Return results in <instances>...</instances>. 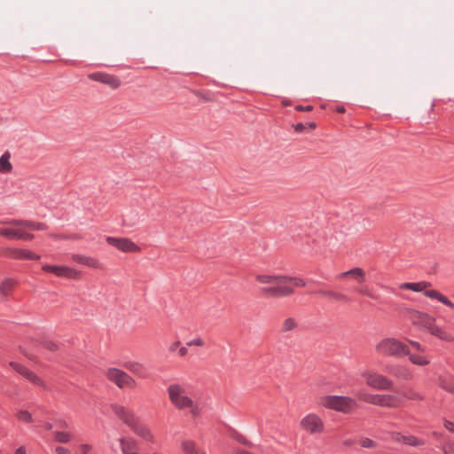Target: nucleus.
Masks as SVG:
<instances>
[{"mask_svg": "<svg viewBox=\"0 0 454 454\" xmlns=\"http://www.w3.org/2000/svg\"><path fill=\"white\" fill-rule=\"evenodd\" d=\"M262 285L261 292L267 297H285L294 293V287L305 286L306 283L299 278L282 275L258 274L255 277Z\"/></svg>", "mask_w": 454, "mask_h": 454, "instance_id": "nucleus-1", "label": "nucleus"}, {"mask_svg": "<svg viewBox=\"0 0 454 454\" xmlns=\"http://www.w3.org/2000/svg\"><path fill=\"white\" fill-rule=\"evenodd\" d=\"M168 395L172 405L179 411H188L192 417L200 414L197 403L191 392L179 383L170 384L167 388Z\"/></svg>", "mask_w": 454, "mask_h": 454, "instance_id": "nucleus-2", "label": "nucleus"}, {"mask_svg": "<svg viewBox=\"0 0 454 454\" xmlns=\"http://www.w3.org/2000/svg\"><path fill=\"white\" fill-rule=\"evenodd\" d=\"M411 319L414 325H417L427 330L431 335L436 337L442 341L447 343L454 342V334L445 328L435 324V318L425 312L413 310Z\"/></svg>", "mask_w": 454, "mask_h": 454, "instance_id": "nucleus-3", "label": "nucleus"}, {"mask_svg": "<svg viewBox=\"0 0 454 454\" xmlns=\"http://www.w3.org/2000/svg\"><path fill=\"white\" fill-rule=\"evenodd\" d=\"M357 400L356 397L326 395L320 396L317 403L324 408L348 414L358 406Z\"/></svg>", "mask_w": 454, "mask_h": 454, "instance_id": "nucleus-4", "label": "nucleus"}, {"mask_svg": "<svg viewBox=\"0 0 454 454\" xmlns=\"http://www.w3.org/2000/svg\"><path fill=\"white\" fill-rule=\"evenodd\" d=\"M355 397L358 401L364 402L367 403L379 405L381 407L395 408L402 403L401 396L395 392V395H379L371 394L366 389L361 388L356 392H354Z\"/></svg>", "mask_w": 454, "mask_h": 454, "instance_id": "nucleus-5", "label": "nucleus"}, {"mask_svg": "<svg viewBox=\"0 0 454 454\" xmlns=\"http://www.w3.org/2000/svg\"><path fill=\"white\" fill-rule=\"evenodd\" d=\"M375 352L380 356L402 357L409 355L408 346L395 338H383L375 345Z\"/></svg>", "mask_w": 454, "mask_h": 454, "instance_id": "nucleus-6", "label": "nucleus"}, {"mask_svg": "<svg viewBox=\"0 0 454 454\" xmlns=\"http://www.w3.org/2000/svg\"><path fill=\"white\" fill-rule=\"evenodd\" d=\"M431 283L427 281L412 282V283H402L399 285L401 290H411L417 293H423L425 296L429 299L436 300L445 306L453 309L454 304L445 295L441 294L435 289H430Z\"/></svg>", "mask_w": 454, "mask_h": 454, "instance_id": "nucleus-7", "label": "nucleus"}, {"mask_svg": "<svg viewBox=\"0 0 454 454\" xmlns=\"http://www.w3.org/2000/svg\"><path fill=\"white\" fill-rule=\"evenodd\" d=\"M361 377L364 380L367 387L375 390H389L393 387L390 379L372 369L364 370L361 372Z\"/></svg>", "mask_w": 454, "mask_h": 454, "instance_id": "nucleus-8", "label": "nucleus"}, {"mask_svg": "<svg viewBox=\"0 0 454 454\" xmlns=\"http://www.w3.org/2000/svg\"><path fill=\"white\" fill-rule=\"evenodd\" d=\"M300 428L309 434H319L325 431L323 419L317 413L310 412L303 416L299 423Z\"/></svg>", "mask_w": 454, "mask_h": 454, "instance_id": "nucleus-9", "label": "nucleus"}, {"mask_svg": "<svg viewBox=\"0 0 454 454\" xmlns=\"http://www.w3.org/2000/svg\"><path fill=\"white\" fill-rule=\"evenodd\" d=\"M13 219L2 221L1 223L4 225V227H0V236L7 238L9 239H22V240H31L34 239V235L22 229V226H16L14 224H11Z\"/></svg>", "mask_w": 454, "mask_h": 454, "instance_id": "nucleus-10", "label": "nucleus"}, {"mask_svg": "<svg viewBox=\"0 0 454 454\" xmlns=\"http://www.w3.org/2000/svg\"><path fill=\"white\" fill-rule=\"evenodd\" d=\"M106 376L120 388H134L137 386L136 380L130 375L117 368H109L106 372Z\"/></svg>", "mask_w": 454, "mask_h": 454, "instance_id": "nucleus-11", "label": "nucleus"}, {"mask_svg": "<svg viewBox=\"0 0 454 454\" xmlns=\"http://www.w3.org/2000/svg\"><path fill=\"white\" fill-rule=\"evenodd\" d=\"M42 269L43 271L51 272L57 277H63L70 279H77L81 277V272L79 270L65 265L44 264Z\"/></svg>", "mask_w": 454, "mask_h": 454, "instance_id": "nucleus-12", "label": "nucleus"}, {"mask_svg": "<svg viewBox=\"0 0 454 454\" xmlns=\"http://www.w3.org/2000/svg\"><path fill=\"white\" fill-rule=\"evenodd\" d=\"M106 241L123 253H139L141 251V248L128 238L107 237Z\"/></svg>", "mask_w": 454, "mask_h": 454, "instance_id": "nucleus-13", "label": "nucleus"}, {"mask_svg": "<svg viewBox=\"0 0 454 454\" xmlns=\"http://www.w3.org/2000/svg\"><path fill=\"white\" fill-rule=\"evenodd\" d=\"M3 254L14 260H35L40 259V255L29 249L20 247H5L3 249Z\"/></svg>", "mask_w": 454, "mask_h": 454, "instance_id": "nucleus-14", "label": "nucleus"}, {"mask_svg": "<svg viewBox=\"0 0 454 454\" xmlns=\"http://www.w3.org/2000/svg\"><path fill=\"white\" fill-rule=\"evenodd\" d=\"M9 365L14 371H16L18 373H20L24 378H26L27 380H29L31 383H33V384H35V385H36V386H38V387H42L43 389L46 388V385H45L44 381L39 376H37L35 373L31 372L29 369H27V367H25L21 364L11 361L9 363Z\"/></svg>", "mask_w": 454, "mask_h": 454, "instance_id": "nucleus-15", "label": "nucleus"}, {"mask_svg": "<svg viewBox=\"0 0 454 454\" xmlns=\"http://www.w3.org/2000/svg\"><path fill=\"white\" fill-rule=\"evenodd\" d=\"M130 429L136 434L137 436L141 437L145 441L150 443L156 442V437L153 431L144 423L139 421L137 419V421L131 426Z\"/></svg>", "mask_w": 454, "mask_h": 454, "instance_id": "nucleus-16", "label": "nucleus"}, {"mask_svg": "<svg viewBox=\"0 0 454 454\" xmlns=\"http://www.w3.org/2000/svg\"><path fill=\"white\" fill-rule=\"evenodd\" d=\"M113 411L114 412V414L121 421H123V423H125L129 428L137 419V418L135 416V414L130 410H129L128 408H126L122 405H120V404L113 405Z\"/></svg>", "mask_w": 454, "mask_h": 454, "instance_id": "nucleus-17", "label": "nucleus"}, {"mask_svg": "<svg viewBox=\"0 0 454 454\" xmlns=\"http://www.w3.org/2000/svg\"><path fill=\"white\" fill-rule=\"evenodd\" d=\"M89 78L105 83L113 89L118 88L121 84L118 77L103 72L90 74Z\"/></svg>", "mask_w": 454, "mask_h": 454, "instance_id": "nucleus-18", "label": "nucleus"}, {"mask_svg": "<svg viewBox=\"0 0 454 454\" xmlns=\"http://www.w3.org/2000/svg\"><path fill=\"white\" fill-rule=\"evenodd\" d=\"M72 260L77 263L85 265L92 269L101 270L103 268L102 263L98 259L91 256H87L80 254H74L72 255Z\"/></svg>", "mask_w": 454, "mask_h": 454, "instance_id": "nucleus-19", "label": "nucleus"}, {"mask_svg": "<svg viewBox=\"0 0 454 454\" xmlns=\"http://www.w3.org/2000/svg\"><path fill=\"white\" fill-rule=\"evenodd\" d=\"M124 367L138 378L145 379L147 376V371L144 364L137 361H127Z\"/></svg>", "mask_w": 454, "mask_h": 454, "instance_id": "nucleus-20", "label": "nucleus"}, {"mask_svg": "<svg viewBox=\"0 0 454 454\" xmlns=\"http://www.w3.org/2000/svg\"><path fill=\"white\" fill-rule=\"evenodd\" d=\"M11 224H14L16 226H22V229L26 231H44L46 229V225L43 223H36L27 220H12L10 222Z\"/></svg>", "mask_w": 454, "mask_h": 454, "instance_id": "nucleus-21", "label": "nucleus"}, {"mask_svg": "<svg viewBox=\"0 0 454 454\" xmlns=\"http://www.w3.org/2000/svg\"><path fill=\"white\" fill-rule=\"evenodd\" d=\"M340 278H351L358 283H364L366 279V275L362 268L356 267L348 271L342 272L339 275Z\"/></svg>", "mask_w": 454, "mask_h": 454, "instance_id": "nucleus-22", "label": "nucleus"}, {"mask_svg": "<svg viewBox=\"0 0 454 454\" xmlns=\"http://www.w3.org/2000/svg\"><path fill=\"white\" fill-rule=\"evenodd\" d=\"M181 449L184 454H207L192 440H184L181 442Z\"/></svg>", "mask_w": 454, "mask_h": 454, "instance_id": "nucleus-23", "label": "nucleus"}, {"mask_svg": "<svg viewBox=\"0 0 454 454\" xmlns=\"http://www.w3.org/2000/svg\"><path fill=\"white\" fill-rule=\"evenodd\" d=\"M120 444L123 454H140L137 451V443L132 438H121Z\"/></svg>", "mask_w": 454, "mask_h": 454, "instance_id": "nucleus-24", "label": "nucleus"}, {"mask_svg": "<svg viewBox=\"0 0 454 454\" xmlns=\"http://www.w3.org/2000/svg\"><path fill=\"white\" fill-rule=\"evenodd\" d=\"M16 282L12 278H5L0 284V297L6 299L13 290Z\"/></svg>", "mask_w": 454, "mask_h": 454, "instance_id": "nucleus-25", "label": "nucleus"}, {"mask_svg": "<svg viewBox=\"0 0 454 454\" xmlns=\"http://www.w3.org/2000/svg\"><path fill=\"white\" fill-rule=\"evenodd\" d=\"M409 356V360L416 365L425 366L429 364L430 358L425 354L419 352L418 354L410 353L407 355Z\"/></svg>", "mask_w": 454, "mask_h": 454, "instance_id": "nucleus-26", "label": "nucleus"}, {"mask_svg": "<svg viewBox=\"0 0 454 454\" xmlns=\"http://www.w3.org/2000/svg\"><path fill=\"white\" fill-rule=\"evenodd\" d=\"M396 393L402 398V402L404 400H420L422 396L412 388H403L396 390Z\"/></svg>", "mask_w": 454, "mask_h": 454, "instance_id": "nucleus-27", "label": "nucleus"}, {"mask_svg": "<svg viewBox=\"0 0 454 454\" xmlns=\"http://www.w3.org/2000/svg\"><path fill=\"white\" fill-rule=\"evenodd\" d=\"M11 155L9 153H4L0 157V172L6 174L10 173L12 169V165L10 161Z\"/></svg>", "mask_w": 454, "mask_h": 454, "instance_id": "nucleus-28", "label": "nucleus"}, {"mask_svg": "<svg viewBox=\"0 0 454 454\" xmlns=\"http://www.w3.org/2000/svg\"><path fill=\"white\" fill-rule=\"evenodd\" d=\"M297 326H298V323L294 318L287 317L282 323L281 331L283 333L291 332V331L295 330L297 328Z\"/></svg>", "mask_w": 454, "mask_h": 454, "instance_id": "nucleus-29", "label": "nucleus"}, {"mask_svg": "<svg viewBox=\"0 0 454 454\" xmlns=\"http://www.w3.org/2000/svg\"><path fill=\"white\" fill-rule=\"evenodd\" d=\"M388 372L397 378L409 379L410 377V373L404 367H391Z\"/></svg>", "mask_w": 454, "mask_h": 454, "instance_id": "nucleus-30", "label": "nucleus"}, {"mask_svg": "<svg viewBox=\"0 0 454 454\" xmlns=\"http://www.w3.org/2000/svg\"><path fill=\"white\" fill-rule=\"evenodd\" d=\"M55 440L61 443H67L72 439V434L69 432L66 431H56L54 433Z\"/></svg>", "mask_w": 454, "mask_h": 454, "instance_id": "nucleus-31", "label": "nucleus"}, {"mask_svg": "<svg viewBox=\"0 0 454 454\" xmlns=\"http://www.w3.org/2000/svg\"><path fill=\"white\" fill-rule=\"evenodd\" d=\"M16 417L19 420L25 423H32L33 417L32 414L27 410H20L16 413Z\"/></svg>", "mask_w": 454, "mask_h": 454, "instance_id": "nucleus-32", "label": "nucleus"}, {"mask_svg": "<svg viewBox=\"0 0 454 454\" xmlns=\"http://www.w3.org/2000/svg\"><path fill=\"white\" fill-rule=\"evenodd\" d=\"M403 443L414 447L424 445V442L422 440L413 435H405L403 438Z\"/></svg>", "mask_w": 454, "mask_h": 454, "instance_id": "nucleus-33", "label": "nucleus"}, {"mask_svg": "<svg viewBox=\"0 0 454 454\" xmlns=\"http://www.w3.org/2000/svg\"><path fill=\"white\" fill-rule=\"evenodd\" d=\"M359 443L364 448L374 449L377 447V442L370 438H361Z\"/></svg>", "mask_w": 454, "mask_h": 454, "instance_id": "nucleus-34", "label": "nucleus"}, {"mask_svg": "<svg viewBox=\"0 0 454 454\" xmlns=\"http://www.w3.org/2000/svg\"><path fill=\"white\" fill-rule=\"evenodd\" d=\"M439 385L449 392H454V384H449L444 378H439Z\"/></svg>", "mask_w": 454, "mask_h": 454, "instance_id": "nucleus-35", "label": "nucleus"}, {"mask_svg": "<svg viewBox=\"0 0 454 454\" xmlns=\"http://www.w3.org/2000/svg\"><path fill=\"white\" fill-rule=\"evenodd\" d=\"M43 347L50 351H57L59 349V344L50 340L43 342Z\"/></svg>", "mask_w": 454, "mask_h": 454, "instance_id": "nucleus-36", "label": "nucleus"}, {"mask_svg": "<svg viewBox=\"0 0 454 454\" xmlns=\"http://www.w3.org/2000/svg\"><path fill=\"white\" fill-rule=\"evenodd\" d=\"M442 450L444 454H454V442H447L443 447Z\"/></svg>", "mask_w": 454, "mask_h": 454, "instance_id": "nucleus-37", "label": "nucleus"}, {"mask_svg": "<svg viewBox=\"0 0 454 454\" xmlns=\"http://www.w3.org/2000/svg\"><path fill=\"white\" fill-rule=\"evenodd\" d=\"M205 345V342L202 338H195L190 341L187 342V346H196V347H202Z\"/></svg>", "mask_w": 454, "mask_h": 454, "instance_id": "nucleus-38", "label": "nucleus"}, {"mask_svg": "<svg viewBox=\"0 0 454 454\" xmlns=\"http://www.w3.org/2000/svg\"><path fill=\"white\" fill-rule=\"evenodd\" d=\"M390 437L395 442L403 443V438L405 437V435H403L400 433H397V432H392V433H390Z\"/></svg>", "mask_w": 454, "mask_h": 454, "instance_id": "nucleus-39", "label": "nucleus"}, {"mask_svg": "<svg viewBox=\"0 0 454 454\" xmlns=\"http://www.w3.org/2000/svg\"><path fill=\"white\" fill-rule=\"evenodd\" d=\"M409 342L418 352L425 353L426 349L420 343L413 340H409Z\"/></svg>", "mask_w": 454, "mask_h": 454, "instance_id": "nucleus-40", "label": "nucleus"}, {"mask_svg": "<svg viewBox=\"0 0 454 454\" xmlns=\"http://www.w3.org/2000/svg\"><path fill=\"white\" fill-rule=\"evenodd\" d=\"M357 292L362 295H365V296L373 298V295L372 294V293L370 292V290L367 286H363V287L357 289Z\"/></svg>", "mask_w": 454, "mask_h": 454, "instance_id": "nucleus-41", "label": "nucleus"}, {"mask_svg": "<svg viewBox=\"0 0 454 454\" xmlns=\"http://www.w3.org/2000/svg\"><path fill=\"white\" fill-rule=\"evenodd\" d=\"M443 427L450 433H454V422L445 419Z\"/></svg>", "mask_w": 454, "mask_h": 454, "instance_id": "nucleus-42", "label": "nucleus"}, {"mask_svg": "<svg viewBox=\"0 0 454 454\" xmlns=\"http://www.w3.org/2000/svg\"><path fill=\"white\" fill-rule=\"evenodd\" d=\"M55 451L57 454H70L69 450L62 446H57Z\"/></svg>", "mask_w": 454, "mask_h": 454, "instance_id": "nucleus-43", "label": "nucleus"}, {"mask_svg": "<svg viewBox=\"0 0 454 454\" xmlns=\"http://www.w3.org/2000/svg\"><path fill=\"white\" fill-rule=\"evenodd\" d=\"M181 342L176 340L169 345V351L176 352L180 348Z\"/></svg>", "mask_w": 454, "mask_h": 454, "instance_id": "nucleus-44", "label": "nucleus"}, {"mask_svg": "<svg viewBox=\"0 0 454 454\" xmlns=\"http://www.w3.org/2000/svg\"><path fill=\"white\" fill-rule=\"evenodd\" d=\"M91 449V445L86 443L80 446L82 454H87Z\"/></svg>", "mask_w": 454, "mask_h": 454, "instance_id": "nucleus-45", "label": "nucleus"}, {"mask_svg": "<svg viewBox=\"0 0 454 454\" xmlns=\"http://www.w3.org/2000/svg\"><path fill=\"white\" fill-rule=\"evenodd\" d=\"M188 354V349L186 347H180L178 348V355L181 356V357H184L186 355Z\"/></svg>", "mask_w": 454, "mask_h": 454, "instance_id": "nucleus-46", "label": "nucleus"}, {"mask_svg": "<svg viewBox=\"0 0 454 454\" xmlns=\"http://www.w3.org/2000/svg\"><path fill=\"white\" fill-rule=\"evenodd\" d=\"M294 129H295V131H297V132H302V131L305 129V126H304V124H302V123H297V124L294 126Z\"/></svg>", "mask_w": 454, "mask_h": 454, "instance_id": "nucleus-47", "label": "nucleus"}, {"mask_svg": "<svg viewBox=\"0 0 454 454\" xmlns=\"http://www.w3.org/2000/svg\"><path fill=\"white\" fill-rule=\"evenodd\" d=\"M57 423H58V426L59 427H61V428H67L68 427V424L65 420L59 419V420H58Z\"/></svg>", "mask_w": 454, "mask_h": 454, "instance_id": "nucleus-48", "label": "nucleus"}, {"mask_svg": "<svg viewBox=\"0 0 454 454\" xmlns=\"http://www.w3.org/2000/svg\"><path fill=\"white\" fill-rule=\"evenodd\" d=\"M312 108H313V107H312L311 106H305V107H304V106H298L296 107V109H297V110H299V111H311V110H312Z\"/></svg>", "mask_w": 454, "mask_h": 454, "instance_id": "nucleus-49", "label": "nucleus"}, {"mask_svg": "<svg viewBox=\"0 0 454 454\" xmlns=\"http://www.w3.org/2000/svg\"><path fill=\"white\" fill-rule=\"evenodd\" d=\"M14 454H26V449H25V447H23V446L19 447V448L15 450Z\"/></svg>", "mask_w": 454, "mask_h": 454, "instance_id": "nucleus-50", "label": "nucleus"}, {"mask_svg": "<svg viewBox=\"0 0 454 454\" xmlns=\"http://www.w3.org/2000/svg\"><path fill=\"white\" fill-rule=\"evenodd\" d=\"M318 294H325V295H331V296L335 297V298L339 297V295L337 294H334V293H332V292H322V291H320V292H318Z\"/></svg>", "mask_w": 454, "mask_h": 454, "instance_id": "nucleus-51", "label": "nucleus"}, {"mask_svg": "<svg viewBox=\"0 0 454 454\" xmlns=\"http://www.w3.org/2000/svg\"><path fill=\"white\" fill-rule=\"evenodd\" d=\"M343 444L346 445V446H350V445L353 444V440H351V439L345 440L343 442Z\"/></svg>", "mask_w": 454, "mask_h": 454, "instance_id": "nucleus-52", "label": "nucleus"}, {"mask_svg": "<svg viewBox=\"0 0 454 454\" xmlns=\"http://www.w3.org/2000/svg\"><path fill=\"white\" fill-rule=\"evenodd\" d=\"M44 427H45L46 430H51L52 429V425L50 422H46L44 424Z\"/></svg>", "mask_w": 454, "mask_h": 454, "instance_id": "nucleus-53", "label": "nucleus"}, {"mask_svg": "<svg viewBox=\"0 0 454 454\" xmlns=\"http://www.w3.org/2000/svg\"><path fill=\"white\" fill-rule=\"evenodd\" d=\"M336 110H337V112H338V113H340V114H342V113H344V112H345V108H344V106H339V107H337V109H336Z\"/></svg>", "mask_w": 454, "mask_h": 454, "instance_id": "nucleus-54", "label": "nucleus"}, {"mask_svg": "<svg viewBox=\"0 0 454 454\" xmlns=\"http://www.w3.org/2000/svg\"><path fill=\"white\" fill-rule=\"evenodd\" d=\"M309 127L311 129H315L316 124H315L314 122H309Z\"/></svg>", "mask_w": 454, "mask_h": 454, "instance_id": "nucleus-55", "label": "nucleus"}, {"mask_svg": "<svg viewBox=\"0 0 454 454\" xmlns=\"http://www.w3.org/2000/svg\"><path fill=\"white\" fill-rule=\"evenodd\" d=\"M239 454H252V453H250V452H248L247 450H239Z\"/></svg>", "mask_w": 454, "mask_h": 454, "instance_id": "nucleus-56", "label": "nucleus"}, {"mask_svg": "<svg viewBox=\"0 0 454 454\" xmlns=\"http://www.w3.org/2000/svg\"><path fill=\"white\" fill-rule=\"evenodd\" d=\"M0 454H2V451L0 450Z\"/></svg>", "mask_w": 454, "mask_h": 454, "instance_id": "nucleus-57", "label": "nucleus"}]
</instances>
